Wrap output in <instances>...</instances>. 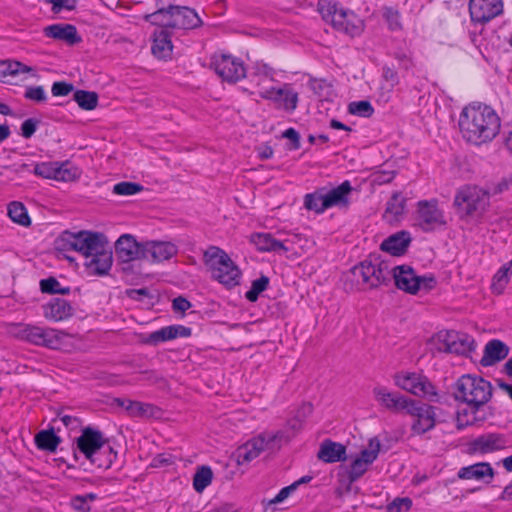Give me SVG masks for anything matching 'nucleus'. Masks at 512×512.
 <instances>
[{
    "label": "nucleus",
    "mask_w": 512,
    "mask_h": 512,
    "mask_svg": "<svg viewBox=\"0 0 512 512\" xmlns=\"http://www.w3.org/2000/svg\"><path fill=\"white\" fill-rule=\"evenodd\" d=\"M352 281L363 289H376L381 285H388L391 279L395 286L409 294L419 291V276L409 265L390 267L381 256L371 254L367 259L355 265L350 270Z\"/></svg>",
    "instance_id": "nucleus-1"
},
{
    "label": "nucleus",
    "mask_w": 512,
    "mask_h": 512,
    "mask_svg": "<svg viewBox=\"0 0 512 512\" xmlns=\"http://www.w3.org/2000/svg\"><path fill=\"white\" fill-rule=\"evenodd\" d=\"M459 127L466 141L481 145L498 135L501 120L492 107L481 103L470 104L460 114Z\"/></svg>",
    "instance_id": "nucleus-2"
},
{
    "label": "nucleus",
    "mask_w": 512,
    "mask_h": 512,
    "mask_svg": "<svg viewBox=\"0 0 512 512\" xmlns=\"http://www.w3.org/2000/svg\"><path fill=\"white\" fill-rule=\"evenodd\" d=\"M491 383L482 377L466 374L454 384V398L475 410H480L492 397Z\"/></svg>",
    "instance_id": "nucleus-3"
},
{
    "label": "nucleus",
    "mask_w": 512,
    "mask_h": 512,
    "mask_svg": "<svg viewBox=\"0 0 512 512\" xmlns=\"http://www.w3.org/2000/svg\"><path fill=\"white\" fill-rule=\"evenodd\" d=\"M204 262L212 277L228 288L239 284L241 271L222 249L212 246L204 252Z\"/></svg>",
    "instance_id": "nucleus-4"
},
{
    "label": "nucleus",
    "mask_w": 512,
    "mask_h": 512,
    "mask_svg": "<svg viewBox=\"0 0 512 512\" xmlns=\"http://www.w3.org/2000/svg\"><path fill=\"white\" fill-rule=\"evenodd\" d=\"M318 10L323 20L331 23L338 31L351 37L360 35L363 31L362 21L352 11L339 7L337 3L320 0Z\"/></svg>",
    "instance_id": "nucleus-5"
},
{
    "label": "nucleus",
    "mask_w": 512,
    "mask_h": 512,
    "mask_svg": "<svg viewBox=\"0 0 512 512\" xmlns=\"http://www.w3.org/2000/svg\"><path fill=\"white\" fill-rule=\"evenodd\" d=\"M97 245L93 249H87L84 253L86 261L84 266L88 275L103 276L107 275L113 262L112 251L108 246L107 237L97 232Z\"/></svg>",
    "instance_id": "nucleus-6"
},
{
    "label": "nucleus",
    "mask_w": 512,
    "mask_h": 512,
    "mask_svg": "<svg viewBox=\"0 0 512 512\" xmlns=\"http://www.w3.org/2000/svg\"><path fill=\"white\" fill-rule=\"evenodd\" d=\"M13 329L15 337L34 345L55 349L61 342L59 332L52 328H42L39 326L19 323L15 324Z\"/></svg>",
    "instance_id": "nucleus-7"
},
{
    "label": "nucleus",
    "mask_w": 512,
    "mask_h": 512,
    "mask_svg": "<svg viewBox=\"0 0 512 512\" xmlns=\"http://www.w3.org/2000/svg\"><path fill=\"white\" fill-rule=\"evenodd\" d=\"M489 204L487 192L477 187H466L458 191L454 198V205L464 216H473L485 211Z\"/></svg>",
    "instance_id": "nucleus-8"
},
{
    "label": "nucleus",
    "mask_w": 512,
    "mask_h": 512,
    "mask_svg": "<svg viewBox=\"0 0 512 512\" xmlns=\"http://www.w3.org/2000/svg\"><path fill=\"white\" fill-rule=\"evenodd\" d=\"M210 66L223 81L228 83H236L246 76L243 61L230 54H214Z\"/></svg>",
    "instance_id": "nucleus-9"
},
{
    "label": "nucleus",
    "mask_w": 512,
    "mask_h": 512,
    "mask_svg": "<svg viewBox=\"0 0 512 512\" xmlns=\"http://www.w3.org/2000/svg\"><path fill=\"white\" fill-rule=\"evenodd\" d=\"M97 232L82 230L77 233L64 231L55 240V249L59 252L77 251L84 255L87 249L97 245Z\"/></svg>",
    "instance_id": "nucleus-10"
},
{
    "label": "nucleus",
    "mask_w": 512,
    "mask_h": 512,
    "mask_svg": "<svg viewBox=\"0 0 512 512\" xmlns=\"http://www.w3.org/2000/svg\"><path fill=\"white\" fill-rule=\"evenodd\" d=\"M438 349L446 353L466 355L474 350L475 341L466 333L457 331H440L437 336Z\"/></svg>",
    "instance_id": "nucleus-11"
},
{
    "label": "nucleus",
    "mask_w": 512,
    "mask_h": 512,
    "mask_svg": "<svg viewBox=\"0 0 512 512\" xmlns=\"http://www.w3.org/2000/svg\"><path fill=\"white\" fill-rule=\"evenodd\" d=\"M395 383L398 387L416 396L426 397L430 401H438L434 385L424 375L418 373H407L397 375Z\"/></svg>",
    "instance_id": "nucleus-12"
},
{
    "label": "nucleus",
    "mask_w": 512,
    "mask_h": 512,
    "mask_svg": "<svg viewBox=\"0 0 512 512\" xmlns=\"http://www.w3.org/2000/svg\"><path fill=\"white\" fill-rule=\"evenodd\" d=\"M278 434L264 433L240 446L235 452V458L239 465L249 463L257 458L266 449H273V444Z\"/></svg>",
    "instance_id": "nucleus-13"
},
{
    "label": "nucleus",
    "mask_w": 512,
    "mask_h": 512,
    "mask_svg": "<svg viewBox=\"0 0 512 512\" xmlns=\"http://www.w3.org/2000/svg\"><path fill=\"white\" fill-rule=\"evenodd\" d=\"M436 407L412 400L406 412L415 418L411 429L415 434L422 435L435 427Z\"/></svg>",
    "instance_id": "nucleus-14"
},
{
    "label": "nucleus",
    "mask_w": 512,
    "mask_h": 512,
    "mask_svg": "<svg viewBox=\"0 0 512 512\" xmlns=\"http://www.w3.org/2000/svg\"><path fill=\"white\" fill-rule=\"evenodd\" d=\"M108 440L104 437L100 430L87 426L82 429L81 435L76 440V448L74 449V458L78 460V453L82 454L87 460L93 457V454L103 447Z\"/></svg>",
    "instance_id": "nucleus-15"
},
{
    "label": "nucleus",
    "mask_w": 512,
    "mask_h": 512,
    "mask_svg": "<svg viewBox=\"0 0 512 512\" xmlns=\"http://www.w3.org/2000/svg\"><path fill=\"white\" fill-rule=\"evenodd\" d=\"M502 0H470L469 13L472 22L487 23L503 13Z\"/></svg>",
    "instance_id": "nucleus-16"
},
{
    "label": "nucleus",
    "mask_w": 512,
    "mask_h": 512,
    "mask_svg": "<svg viewBox=\"0 0 512 512\" xmlns=\"http://www.w3.org/2000/svg\"><path fill=\"white\" fill-rule=\"evenodd\" d=\"M417 220L423 231H431L436 226L445 225L444 215L438 208V202L435 199L422 200L418 202Z\"/></svg>",
    "instance_id": "nucleus-17"
},
{
    "label": "nucleus",
    "mask_w": 512,
    "mask_h": 512,
    "mask_svg": "<svg viewBox=\"0 0 512 512\" xmlns=\"http://www.w3.org/2000/svg\"><path fill=\"white\" fill-rule=\"evenodd\" d=\"M115 254L117 259L123 263L145 259L144 242L139 243L134 236L123 234L115 243Z\"/></svg>",
    "instance_id": "nucleus-18"
},
{
    "label": "nucleus",
    "mask_w": 512,
    "mask_h": 512,
    "mask_svg": "<svg viewBox=\"0 0 512 512\" xmlns=\"http://www.w3.org/2000/svg\"><path fill=\"white\" fill-rule=\"evenodd\" d=\"M353 188L348 180L342 182L339 186L332 189L321 188L323 194V203L326 210L332 207L347 209L350 205L349 196Z\"/></svg>",
    "instance_id": "nucleus-19"
},
{
    "label": "nucleus",
    "mask_w": 512,
    "mask_h": 512,
    "mask_svg": "<svg viewBox=\"0 0 512 512\" xmlns=\"http://www.w3.org/2000/svg\"><path fill=\"white\" fill-rule=\"evenodd\" d=\"M373 395L379 405L392 412L407 410L412 399L400 395L397 392H390L383 386L373 388Z\"/></svg>",
    "instance_id": "nucleus-20"
},
{
    "label": "nucleus",
    "mask_w": 512,
    "mask_h": 512,
    "mask_svg": "<svg viewBox=\"0 0 512 512\" xmlns=\"http://www.w3.org/2000/svg\"><path fill=\"white\" fill-rule=\"evenodd\" d=\"M177 247L167 241H146L144 242L145 259L154 262L169 260L177 254Z\"/></svg>",
    "instance_id": "nucleus-21"
},
{
    "label": "nucleus",
    "mask_w": 512,
    "mask_h": 512,
    "mask_svg": "<svg viewBox=\"0 0 512 512\" xmlns=\"http://www.w3.org/2000/svg\"><path fill=\"white\" fill-rule=\"evenodd\" d=\"M506 444L507 440L504 435L498 433H488L475 438L470 443V448L474 452L486 454L504 449Z\"/></svg>",
    "instance_id": "nucleus-22"
},
{
    "label": "nucleus",
    "mask_w": 512,
    "mask_h": 512,
    "mask_svg": "<svg viewBox=\"0 0 512 512\" xmlns=\"http://www.w3.org/2000/svg\"><path fill=\"white\" fill-rule=\"evenodd\" d=\"M262 97L274 102H281L282 108L287 112H293L297 108L299 101L298 93L288 85L282 88H271Z\"/></svg>",
    "instance_id": "nucleus-23"
},
{
    "label": "nucleus",
    "mask_w": 512,
    "mask_h": 512,
    "mask_svg": "<svg viewBox=\"0 0 512 512\" xmlns=\"http://www.w3.org/2000/svg\"><path fill=\"white\" fill-rule=\"evenodd\" d=\"M172 9H174L172 29H195L202 25V20L194 9L178 5H173Z\"/></svg>",
    "instance_id": "nucleus-24"
},
{
    "label": "nucleus",
    "mask_w": 512,
    "mask_h": 512,
    "mask_svg": "<svg viewBox=\"0 0 512 512\" xmlns=\"http://www.w3.org/2000/svg\"><path fill=\"white\" fill-rule=\"evenodd\" d=\"M191 333L192 329L190 327L183 325H170L150 333L145 343L157 345L161 342L173 340L178 337H189L191 336Z\"/></svg>",
    "instance_id": "nucleus-25"
},
{
    "label": "nucleus",
    "mask_w": 512,
    "mask_h": 512,
    "mask_svg": "<svg viewBox=\"0 0 512 512\" xmlns=\"http://www.w3.org/2000/svg\"><path fill=\"white\" fill-rule=\"evenodd\" d=\"M44 35L56 40H62L68 45H75L81 42L77 29L72 24H53L44 28Z\"/></svg>",
    "instance_id": "nucleus-26"
},
{
    "label": "nucleus",
    "mask_w": 512,
    "mask_h": 512,
    "mask_svg": "<svg viewBox=\"0 0 512 512\" xmlns=\"http://www.w3.org/2000/svg\"><path fill=\"white\" fill-rule=\"evenodd\" d=\"M457 476L464 480H477L489 483L494 477V469L488 462H479L462 467L458 471Z\"/></svg>",
    "instance_id": "nucleus-27"
},
{
    "label": "nucleus",
    "mask_w": 512,
    "mask_h": 512,
    "mask_svg": "<svg viewBox=\"0 0 512 512\" xmlns=\"http://www.w3.org/2000/svg\"><path fill=\"white\" fill-rule=\"evenodd\" d=\"M509 354V347L501 340L493 339L484 348V354L480 360L483 367L492 366L504 360Z\"/></svg>",
    "instance_id": "nucleus-28"
},
{
    "label": "nucleus",
    "mask_w": 512,
    "mask_h": 512,
    "mask_svg": "<svg viewBox=\"0 0 512 512\" xmlns=\"http://www.w3.org/2000/svg\"><path fill=\"white\" fill-rule=\"evenodd\" d=\"M410 243V233L407 231H399L386 238L381 243L380 249L388 252L392 256H401L406 253Z\"/></svg>",
    "instance_id": "nucleus-29"
},
{
    "label": "nucleus",
    "mask_w": 512,
    "mask_h": 512,
    "mask_svg": "<svg viewBox=\"0 0 512 512\" xmlns=\"http://www.w3.org/2000/svg\"><path fill=\"white\" fill-rule=\"evenodd\" d=\"M317 458L325 463H335L346 460V447L338 442L325 439L320 444Z\"/></svg>",
    "instance_id": "nucleus-30"
},
{
    "label": "nucleus",
    "mask_w": 512,
    "mask_h": 512,
    "mask_svg": "<svg viewBox=\"0 0 512 512\" xmlns=\"http://www.w3.org/2000/svg\"><path fill=\"white\" fill-rule=\"evenodd\" d=\"M44 316L54 321H63L73 315L74 309L71 304L62 298H52L43 306Z\"/></svg>",
    "instance_id": "nucleus-31"
},
{
    "label": "nucleus",
    "mask_w": 512,
    "mask_h": 512,
    "mask_svg": "<svg viewBox=\"0 0 512 512\" xmlns=\"http://www.w3.org/2000/svg\"><path fill=\"white\" fill-rule=\"evenodd\" d=\"M171 32L166 29H158L153 33L151 51L159 59L170 58L173 50Z\"/></svg>",
    "instance_id": "nucleus-32"
},
{
    "label": "nucleus",
    "mask_w": 512,
    "mask_h": 512,
    "mask_svg": "<svg viewBox=\"0 0 512 512\" xmlns=\"http://www.w3.org/2000/svg\"><path fill=\"white\" fill-rule=\"evenodd\" d=\"M250 242L261 252H287L289 248L285 242L275 239L270 233H254Z\"/></svg>",
    "instance_id": "nucleus-33"
},
{
    "label": "nucleus",
    "mask_w": 512,
    "mask_h": 512,
    "mask_svg": "<svg viewBox=\"0 0 512 512\" xmlns=\"http://www.w3.org/2000/svg\"><path fill=\"white\" fill-rule=\"evenodd\" d=\"M173 5L169 3L167 6H160L153 13L146 14L144 20L150 22L152 25L159 26L160 29H172L174 18Z\"/></svg>",
    "instance_id": "nucleus-34"
},
{
    "label": "nucleus",
    "mask_w": 512,
    "mask_h": 512,
    "mask_svg": "<svg viewBox=\"0 0 512 512\" xmlns=\"http://www.w3.org/2000/svg\"><path fill=\"white\" fill-rule=\"evenodd\" d=\"M116 458L117 452L107 441L103 444V447H100V449L93 454V457H89L87 460L90 464L99 469H109Z\"/></svg>",
    "instance_id": "nucleus-35"
},
{
    "label": "nucleus",
    "mask_w": 512,
    "mask_h": 512,
    "mask_svg": "<svg viewBox=\"0 0 512 512\" xmlns=\"http://www.w3.org/2000/svg\"><path fill=\"white\" fill-rule=\"evenodd\" d=\"M35 443L40 450L55 452L61 443V438L56 435L54 429L42 430L35 436Z\"/></svg>",
    "instance_id": "nucleus-36"
},
{
    "label": "nucleus",
    "mask_w": 512,
    "mask_h": 512,
    "mask_svg": "<svg viewBox=\"0 0 512 512\" xmlns=\"http://www.w3.org/2000/svg\"><path fill=\"white\" fill-rule=\"evenodd\" d=\"M406 199L400 192L392 194L391 198L386 204L385 217L389 221L398 220L405 211Z\"/></svg>",
    "instance_id": "nucleus-37"
},
{
    "label": "nucleus",
    "mask_w": 512,
    "mask_h": 512,
    "mask_svg": "<svg viewBox=\"0 0 512 512\" xmlns=\"http://www.w3.org/2000/svg\"><path fill=\"white\" fill-rule=\"evenodd\" d=\"M8 216L10 219L24 227L31 224V219L28 215L27 209L21 202L13 201L8 205Z\"/></svg>",
    "instance_id": "nucleus-38"
},
{
    "label": "nucleus",
    "mask_w": 512,
    "mask_h": 512,
    "mask_svg": "<svg viewBox=\"0 0 512 512\" xmlns=\"http://www.w3.org/2000/svg\"><path fill=\"white\" fill-rule=\"evenodd\" d=\"M480 410H475L473 407L464 408L457 412L456 426L457 429L462 430L467 426H471L478 421L485 420L484 416H478Z\"/></svg>",
    "instance_id": "nucleus-39"
},
{
    "label": "nucleus",
    "mask_w": 512,
    "mask_h": 512,
    "mask_svg": "<svg viewBox=\"0 0 512 512\" xmlns=\"http://www.w3.org/2000/svg\"><path fill=\"white\" fill-rule=\"evenodd\" d=\"M73 99L81 109L90 111L97 107L99 97L94 91L76 90Z\"/></svg>",
    "instance_id": "nucleus-40"
},
{
    "label": "nucleus",
    "mask_w": 512,
    "mask_h": 512,
    "mask_svg": "<svg viewBox=\"0 0 512 512\" xmlns=\"http://www.w3.org/2000/svg\"><path fill=\"white\" fill-rule=\"evenodd\" d=\"M213 479V472L209 466H200L196 470L193 478V487L195 491L201 493L208 487Z\"/></svg>",
    "instance_id": "nucleus-41"
},
{
    "label": "nucleus",
    "mask_w": 512,
    "mask_h": 512,
    "mask_svg": "<svg viewBox=\"0 0 512 512\" xmlns=\"http://www.w3.org/2000/svg\"><path fill=\"white\" fill-rule=\"evenodd\" d=\"M32 68L15 60L0 61V76H16L20 73L31 72Z\"/></svg>",
    "instance_id": "nucleus-42"
},
{
    "label": "nucleus",
    "mask_w": 512,
    "mask_h": 512,
    "mask_svg": "<svg viewBox=\"0 0 512 512\" xmlns=\"http://www.w3.org/2000/svg\"><path fill=\"white\" fill-rule=\"evenodd\" d=\"M512 274V266L510 261L504 264L493 276L492 289L494 292L500 294L509 282V276Z\"/></svg>",
    "instance_id": "nucleus-43"
},
{
    "label": "nucleus",
    "mask_w": 512,
    "mask_h": 512,
    "mask_svg": "<svg viewBox=\"0 0 512 512\" xmlns=\"http://www.w3.org/2000/svg\"><path fill=\"white\" fill-rule=\"evenodd\" d=\"M323 199L324 197L321 188H319L313 193L305 195L304 207L310 211H314L317 214H321L326 210V207H324Z\"/></svg>",
    "instance_id": "nucleus-44"
},
{
    "label": "nucleus",
    "mask_w": 512,
    "mask_h": 512,
    "mask_svg": "<svg viewBox=\"0 0 512 512\" xmlns=\"http://www.w3.org/2000/svg\"><path fill=\"white\" fill-rule=\"evenodd\" d=\"M155 410H157V408L154 405L139 401H128L126 407V411L131 416H153Z\"/></svg>",
    "instance_id": "nucleus-45"
},
{
    "label": "nucleus",
    "mask_w": 512,
    "mask_h": 512,
    "mask_svg": "<svg viewBox=\"0 0 512 512\" xmlns=\"http://www.w3.org/2000/svg\"><path fill=\"white\" fill-rule=\"evenodd\" d=\"M380 449V441L376 437L371 438L368 443V448L363 449L360 452L358 458L363 460V462L367 463L368 465H370L377 459Z\"/></svg>",
    "instance_id": "nucleus-46"
},
{
    "label": "nucleus",
    "mask_w": 512,
    "mask_h": 512,
    "mask_svg": "<svg viewBox=\"0 0 512 512\" xmlns=\"http://www.w3.org/2000/svg\"><path fill=\"white\" fill-rule=\"evenodd\" d=\"M269 278L262 275L260 278L252 282L250 290L245 293V298L250 302H256L259 295L267 289Z\"/></svg>",
    "instance_id": "nucleus-47"
},
{
    "label": "nucleus",
    "mask_w": 512,
    "mask_h": 512,
    "mask_svg": "<svg viewBox=\"0 0 512 512\" xmlns=\"http://www.w3.org/2000/svg\"><path fill=\"white\" fill-rule=\"evenodd\" d=\"M348 112L361 117H370L374 113V108L367 100L354 101L348 105Z\"/></svg>",
    "instance_id": "nucleus-48"
},
{
    "label": "nucleus",
    "mask_w": 512,
    "mask_h": 512,
    "mask_svg": "<svg viewBox=\"0 0 512 512\" xmlns=\"http://www.w3.org/2000/svg\"><path fill=\"white\" fill-rule=\"evenodd\" d=\"M78 176V170L75 167L69 166L68 163L56 165L55 180L58 181H72Z\"/></svg>",
    "instance_id": "nucleus-49"
},
{
    "label": "nucleus",
    "mask_w": 512,
    "mask_h": 512,
    "mask_svg": "<svg viewBox=\"0 0 512 512\" xmlns=\"http://www.w3.org/2000/svg\"><path fill=\"white\" fill-rule=\"evenodd\" d=\"M143 186L135 182H120L114 185L113 193L117 195H134L143 190Z\"/></svg>",
    "instance_id": "nucleus-50"
},
{
    "label": "nucleus",
    "mask_w": 512,
    "mask_h": 512,
    "mask_svg": "<svg viewBox=\"0 0 512 512\" xmlns=\"http://www.w3.org/2000/svg\"><path fill=\"white\" fill-rule=\"evenodd\" d=\"M56 165L57 163H37L34 165L33 171L37 176L47 179H55Z\"/></svg>",
    "instance_id": "nucleus-51"
},
{
    "label": "nucleus",
    "mask_w": 512,
    "mask_h": 512,
    "mask_svg": "<svg viewBox=\"0 0 512 512\" xmlns=\"http://www.w3.org/2000/svg\"><path fill=\"white\" fill-rule=\"evenodd\" d=\"M412 507V500L409 497H397L390 502L386 509L388 512L409 511Z\"/></svg>",
    "instance_id": "nucleus-52"
},
{
    "label": "nucleus",
    "mask_w": 512,
    "mask_h": 512,
    "mask_svg": "<svg viewBox=\"0 0 512 512\" xmlns=\"http://www.w3.org/2000/svg\"><path fill=\"white\" fill-rule=\"evenodd\" d=\"M51 4V10L54 14L60 13L62 10L72 11L76 8L78 0H44Z\"/></svg>",
    "instance_id": "nucleus-53"
},
{
    "label": "nucleus",
    "mask_w": 512,
    "mask_h": 512,
    "mask_svg": "<svg viewBox=\"0 0 512 512\" xmlns=\"http://www.w3.org/2000/svg\"><path fill=\"white\" fill-rule=\"evenodd\" d=\"M368 464L363 462V460L358 457L351 463L350 471H349V479L350 481H356L359 479L368 468Z\"/></svg>",
    "instance_id": "nucleus-54"
},
{
    "label": "nucleus",
    "mask_w": 512,
    "mask_h": 512,
    "mask_svg": "<svg viewBox=\"0 0 512 512\" xmlns=\"http://www.w3.org/2000/svg\"><path fill=\"white\" fill-rule=\"evenodd\" d=\"M24 97L35 102H45L47 95L42 86H29L26 88Z\"/></svg>",
    "instance_id": "nucleus-55"
},
{
    "label": "nucleus",
    "mask_w": 512,
    "mask_h": 512,
    "mask_svg": "<svg viewBox=\"0 0 512 512\" xmlns=\"http://www.w3.org/2000/svg\"><path fill=\"white\" fill-rule=\"evenodd\" d=\"M383 15L390 30L395 31L401 29L402 25L400 22V14L397 10H394L393 8H385Z\"/></svg>",
    "instance_id": "nucleus-56"
},
{
    "label": "nucleus",
    "mask_w": 512,
    "mask_h": 512,
    "mask_svg": "<svg viewBox=\"0 0 512 512\" xmlns=\"http://www.w3.org/2000/svg\"><path fill=\"white\" fill-rule=\"evenodd\" d=\"M57 420L61 421L66 428L71 430L79 428L82 424L80 418L65 414L63 410L57 413V418L54 419L53 422L55 423Z\"/></svg>",
    "instance_id": "nucleus-57"
},
{
    "label": "nucleus",
    "mask_w": 512,
    "mask_h": 512,
    "mask_svg": "<svg viewBox=\"0 0 512 512\" xmlns=\"http://www.w3.org/2000/svg\"><path fill=\"white\" fill-rule=\"evenodd\" d=\"M74 90V85L65 81L54 82L51 93L55 97L67 96Z\"/></svg>",
    "instance_id": "nucleus-58"
},
{
    "label": "nucleus",
    "mask_w": 512,
    "mask_h": 512,
    "mask_svg": "<svg viewBox=\"0 0 512 512\" xmlns=\"http://www.w3.org/2000/svg\"><path fill=\"white\" fill-rule=\"evenodd\" d=\"M39 124H40V120L39 119H36V118L26 119L21 124V135L25 139L31 138L34 135V133L36 132L37 127H38Z\"/></svg>",
    "instance_id": "nucleus-59"
},
{
    "label": "nucleus",
    "mask_w": 512,
    "mask_h": 512,
    "mask_svg": "<svg viewBox=\"0 0 512 512\" xmlns=\"http://www.w3.org/2000/svg\"><path fill=\"white\" fill-rule=\"evenodd\" d=\"M61 284L55 277H48L40 281V288L43 293L57 294Z\"/></svg>",
    "instance_id": "nucleus-60"
},
{
    "label": "nucleus",
    "mask_w": 512,
    "mask_h": 512,
    "mask_svg": "<svg viewBox=\"0 0 512 512\" xmlns=\"http://www.w3.org/2000/svg\"><path fill=\"white\" fill-rule=\"evenodd\" d=\"M71 507L79 512H89L90 511V505L87 502V497L83 496H75L71 499Z\"/></svg>",
    "instance_id": "nucleus-61"
},
{
    "label": "nucleus",
    "mask_w": 512,
    "mask_h": 512,
    "mask_svg": "<svg viewBox=\"0 0 512 512\" xmlns=\"http://www.w3.org/2000/svg\"><path fill=\"white\" fill-rule=\"evenodd\" d=\"M282 136L291 141L290 149L297 150L300 148V135L294 128H288L283 132Z\"/></svg>",
    "instance_id": "nucleus-62"
},
{
    "label": "nucleus",
    "mask_w": 512,
    "mask_h": 512,
    "mask_svg": "<svg viewBox=\"0 0 512 512\" xmlns=\"http://www.w3.org/2000/svg\"><path fill=\"white\" fill-rule=\"evenodd\" d=\"M296 490V485L295 484H291L289 486H286L284 488H282L279 493L269 501V505H272V504H277V503H280L282 501H284L293 491Z\"/></svg>",
    "instance_id": "nucleus-63"
},
{
    "label": "nucleus",
    "mask_w": 512,
    "mask_h": 512,
    "mask_svg": "<svg viewBox=\"0 0 512 512\" xmlns=\"http://www.w3.org/2000/svg\"><path fill=\"white\" fill-rule=\"evenodd\" d=\"M190 301H188L185 297L178 296L172 302V308L175 312L184 313L191 307Z\"/></svg>",
    "instance_id": "nucleus-64"
}]
</instances>
